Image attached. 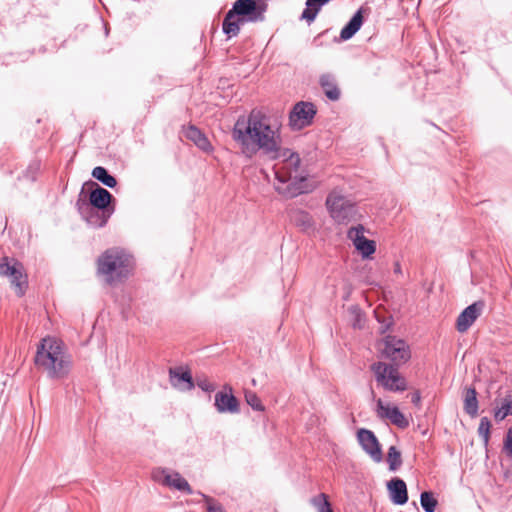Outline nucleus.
<instances>
[{
    "instance_id": "f257e3e1",
    "label": "nucleus",
    "mask_w": 512,
    "mask_h": 512,
    "mask_svg": "<svg viewBox=\"0 0 512 512\" xmlns=\"http://www.w3.org/2000/svg\"><path fill=\"white\" fill-rule=\"evenodd\" d=\"M231 137L246 158L251 159L261 152L269 160H280L273 170L278 183L285 186H275L278 193L293 198L309 192L307 174L300 171L299 154L281 147L279 129L273 128L261 111L253 109L248 116H239L231 130Z\"/></svg>"
},
{
    "instance_id": "f03ea898",
    "label": "nucleus",
    "mask_w": 512,
    "mask_h": 512,
    "mask_svg": "<svg viewBox=\"0 0 512 512\" xmlns=\"http://www.w3.org/2000/svg\"><path fill=\"white\" fill-rule=\"evenodd\" d=\"M34 363L52 380L66 378L72 367V359L64 343L50 336L43 338L37 345Z\"/></svg>"
},
{
    "instance_id": "7ed1b4c3",
    "label": "nucleus",
    "mask_w": 512,
    "mask_h": 512,
    "mask_svg": "<svg viewBox=\"0 0 512 512\" xmlns=\"http://www.w3.org/2000/svg\"><path fill=\"white\" fill-rule=\"evenodd\" d=\"M97 275L113 286L125 281L133 270V257L120 248H109L97 258Z\"/></svg>"
},
{
    "instance_id": "20e7f679",
    "label": "nucleus",
    "mask_w": 512,
    "mask_h": 512,
    "mask_svg": "<svg viewBox=\"0 0 512 512\" xmlns=\"http://www.w3.org/2000/svg\"><path fill=\"white\" fill-rule=\"evenodd\" d=\"M325 205L330 217L339 225L359 221L362 217L357 204L336 191L328 194Z\"/></svg>"
},
{
    "instance_id": "39448f33",
    "label": "nucleus",
    "mask_w": 512,
    "mask_h": 512,
    "mask_svg": "<svg viewBox=\"0 0 512 512\" xmlns=\"http://www.w3.org/2000/svg\"><path fill=\"white\" fill-rule=\"evenodd\" d=\"M371 371L378 385L385 391L404 392L408 388V383L399 372L398 366L379 361L371 365Z\"/></svg>"
},
{
    "instance_id": "423d86ee",
    "label": "nucleus",
    "mask_w": 512,
    "mask_h": 512,
    "mask_svg": "<svg viewBox=\"0 0 512 512\" xmlns=\"http://www.w3.org/2000/svg\"><path fill=\"white\" fill-rule=\"evenodd\" d=\"M0 276L9 277L18 296H23L28 286L27 275L21 262L9 257L0 258Z\"/></svg>"
},
{
    "instance_id": "0eeeda50",
    "label": "nucleus",
    "mask_w": 512,
    "mask_h": 512,
    "mask_svg": "<svg viewBox=\"0 0 512 512\" xmlns=\"http://www.w3.org/2000/svg\"><path fill=\"white\" fill-rule=\"evenodd\" d=\"M267 7L264 0H236L231 10L245 23H256L264 21Z\"/></svg>"
},
{
    "instance_id": "6e6552de",
    "label": "nucleus",
    "mask_w": 512,
    "mask_h": 512,
    "mask_svg": "<svg viewBox=\"0 0 512 512\" xmlns=\"http://www.w3.org/2000/svg\"><path fill=\"white\" fill-rule=\"evenodd\" d=\"M382 353L385 358L392 362L390 363L391 365L398 367L405 364L411 358L409 345L404 340L391 335L384 338Z\"/></svg>"
},
{
    "instance_id": "1a4fd4ad",
    "label": "nucleus",
    "mask_w": 512,
    "mask_h": 512,
    "mask_svg": "<svg viewBox=\"0 0 512 512\" xmlns=\"http://www.w3.org/2000/svg\"><path fill=\"white\" fill-rule=\"evenodd\" d=\"M82 195L83 190H81L79 198L76 201V208L81 217L93 228L104 227L114 213V210L106 211L90 206L86 204V198H82Z\"/></svg>"
},
{
    "instance_id": "9d476101",
    "label": "nucleus",
    "mask_w": 512,
    "mask_h": 512,
    "mask_svg": "<svg viewBox=\"0 0 512 512\" xmlns=\"http://www.w3.org/2000/svg\"><path fill=\"white\" fill-rule=\"evenodd\" d=\"M317 113L311 102L300 101L296 103L289 113V126L292 130H301L312 124Z\"/></svg>"
},
{
    "instance_id": "9b49d317",
    "label": "nucleus",
    "mask_w": 512,
    "mask_h": 512,
    "mask_svg": "<svg viewBox=\"0 0 512 512\" xmlns=\"http://www.w3.org/2000/svg\"><path fill=\"white\" fill-rule=\"evenodd\" d=\"M87 187L89 189L88 199H86V204L93 206L100 210H114V207L111 206V203L115 201L113 195L101 187L98 183L89 180L83 184L82 190Z\"/></svg>"
},
{
    "instance_id": "f8f14e48",
    "label": "nucleus",
    "mask_w": 512,
    "mask_h": 512,
    "mask_svg": "<svg viewBox=\"0 0 512 512\" xmlns=\"http://www.w3.org/2000/svg\"><path fill=\"white\" fill-rule=\"evenodd\" d=\"M365 228L362 224L351 227L347 231V238L352 241L355 249L361 254L363 259L370 258L376 251L374 240L366 238L363 233Z\"/></svg>"
},
{
    "instance_id": "ddd939ff",
    "label": "nucleus",
    "mask_w": 512,
    "mask_h": 512,
    "mask_svg": "<svg viewBox=\"0 0 512 512\" xmlns=\"http://www.w3.org/2000/svg\"><path fill=\"white\" fill-rule=\"evenodd\" d=\"M357 440L363 451L374 462L380 463L383 460L381 445L373 431L366 428L358 429Z\"/></svg>"
},
{
    "instance_id": "4468645a",
    "label": "nucleus",
    "mask_w": 512,
    "mask_h": 512,
    "mask_svg": "<svg viewBox=\"0 0 512 512\" xmlns=\"http://www.w3.org/2000/svg\"><path fill=\"white\" fill-rule=\"evenodd\" d=\"M214 405L219 413L237 414L240 412L238 399L233 395V389L225 384L223 389L215 394Z\"/></svg>"
},
{
    "instance_id": "2eb2a0df",
    "label": "nucleus",
    "mask_w": 512,
    "mask_h": 512,
    "mask_svg": "<svg viewBox=\"0 0 512 512\" xmlns=\"http://www.w3.org/2000/svg\"><path fill=\"white\" fill-rule=\"evenodd\" d=\"M484 307L485 303L482 300L476 301L467 306L457 317V331L460 333L466 332L481 315Z\"/></svg>"
},
{
    "instance_id": "dca6fc26",
    "label": "nucleus",
    "mask_w": 512,
    "mask_h": 512,
    "mask_svg": "<svg viewBox=\"0 0 512 512\" xmlns=\"http://www.w3.org/2000/svg\"><path fill=\"white\" fill-rule=\"evenodd\" d=\"M376 413L379 418L388 419L393 425L400 429L409 426V421L397 406L390 407L385 405L382 399H378Z\"/></svg>"
},
{
    "instance_id": "f3484780",
    "label": "nucleus",
    "mask_w": 512,
    "mask_h": 512,
    "mask_svg": "<svg viewBox=\"0 0 512 512\" xmlns=\"http://www.w3.org/2000/svg\"><path fill=\"white\" fill-rule=\"evenodd\" d=\"M169 380L170 384L180 391H190L195 387L191 372L183 371L182 367L170 368Z\"/></svg>"
},
{
    "instance_id": "a211bd4d",
    "label": "nucleus",
    "mask_w": 512,
    "mask_h": 512,
    "mask_svg": "<svg viewBox=\"0 0 512 512\" xmlns=\"http://www.w3.org/2000/svg\"><path fill=\"white\" fill-rule=\"evenodd\" d=\"M387 490L391 502L395 505H404L408 502V490L405 481L395 477L387 482Z\"/></svg>"
},
{
    "instance_id": "6ab92c4d",
    "label": "nucleus",
    "mask_w": 512,
    "mask_h": 512,
    "mask_svg": "<svg viewBox=\"0 0 512 512\" xmlns=\"http://www.w3.org/2000/svg\"><path fill=\"white\" fill-rule=\"evenodd\" d=\"M183 135L204 152H212L213 146L207 136L195 125L183 127Z\"/></svg>"
},
{
    "instance_id": "aec40b11",
    "label": "nucleus",
    "mask_w": 512,
    "mask_h": 512,
    "mask_svg": "<svg viewBox=\"0 0 512 512\" xmlns=\"http://www.w3.org/2000/svg\"><path fill=\"white\" fill-rule=\"evenodd\" d=\"M367 9L360 7L346 23V25L340 31V39L347 41L351 39L362 27L364 22V12Z\"/></svg>"
},
{
    "instance_id": "412c9836",
    "label": "nucleus",
    "mask_w": 512,
    "mask_h": 512,
    "mask_svg": "<svg viewBox=\"0 0 512 512\" xmlns=\"http://www.w3.org/2000/svg\"><path fill=\"white\" fill-rule=\"evenodd\" d=\"M287 214L289 221L303 232L308 231L314 225L312 216L303 209L290 208Z\"/></svg>"
},
{
    "instance_id": "4be33fe9",
    "label": "nucleus",
    "mask_w": 512,
    "mask_h": 512,
    "mask_svg": "<svg viewBox=\"0 0 512 512\" xmlns=\"http://www.w3.org/2000/svg\"><path fill=\"white\" fill-rule=\"evenodd\" d=\"M244 23L245 22L230 9L226 13L222 22L223 33L228 39L236 37L240 32L241 25Z\"/></svg>"
},
{
    "instance_id": "5701e85b",
    "label": "nucleus",
    "mask_w": 512,
    "mask_h": 512,
    "mask_svg": "<svg viewBox=\"0 0 512 512\" xmlns=\"http://www.w3.org/2000/svg\"><path fill=\"white\" fill-rule=\"evenodd\" d=\"M319 84L325 96L331 101H337L340 98V89L337 86L336 79L331 74L320 76Z\"/></svg>"
},
{
    "instance_id": "b1692460",
    "label": "nucleus",
    "mask_w": 512,
    "mask_h": 512,
    "mask_svg": "<svg viewBox=\"0 0 512 512\" xmlns=\"http://www.w3.org/2000/svg\"><path fill=\"white\" fill-rule=\"evenodd\" d=\"M330 1L331 0H306V7L300 16V20H305L308 24H311L316 19L321 8Z\"/></svg>"
},
{
    "instance_id": "393cba45",
    "label": "nucleus",
    "mask_w": 512,
    "mask_h": 512,
    "mask_svg": "<svg viewBox=\"0 0 512 512\" xmlns=\"http://www.w3.org/2000/svg\"><path fill=\"white\" fill-rule=\"evenodd\" d=\"M463 409L466 414L471 418H475L478 415L479 402L477 399V391L474 387H468L465 389Z\"/></svg>"
},
{
    "instance_id": "a878e982",
    "label": "nucleus",
    "mask_w": 512,
    "mask_h": 512,
    "mask_svg": "<svg viewBox=\"0 0 512 512\" xmlns=\"http://www.w3.org/2000/svg\"><path fill=\"white\" fill-rule=\"evenodd\" d=\"M164 482L167 486L173 487L178 491L185 492L188 495L193 494V489L191 488L188 481L185 478H183L178 472H175L172 475L167 474L165 476Z\"/></svg>"
},
{
    "instance_id": "bb28decb",
    "label": "nucleus",
    "mask_w": 512,
    "mask_h": 512,
    "mask_svg": "<svg viewBox=\"0 0 512 512\" xmlns=\"http://www.w3.org/2000/svg\"><path fill=\"white\" fill-rule=\"evenodd\" d=\"M92 177L101 182L104 186L114 188L117 185L116 178L102 166H97L92 170Z\"/></svg>"
},
{
    "instance_id": "cd10ccee",
    "label": "nucleus",
    "mask_w": 512,
    "mask_h": 512,
    "mask_svg": "<svg viewBox=\"0 0 512 512\" xmlns=\"http://www.w3.org/2000/svg\"><path fill=\"white\" fill-rule=\"evenodd\" d=\"M512 415V394H507L502 398L500 406L494 410V418L496 421H502L506 417Z\"/></svg>"
},
{
    "instance_id": "c85d7f7f",
    "label": "nucleus",
    "mask_w": 512,
    "mask_h": 512,
    "mask_svg": "<svg viewBox=\"0 0 512 512\" xmlns=\"http://www.w3.org/2000/svg\"><path fill=\"white\" fill-rule=\"evenodd\" d=\"M387 462L389 470L394 472L398 470L402 465L401 452L395 446H390L387 453Z\"/></svg>"
},
{
    "instance_id": "c756f323",
    "label": "nucleus",
    "mask_w": 512,
    "mask_h": 512,
    "mask_svg": "<svg viewBox=\"0 0 512 512\" xmlns=\"http://www.w3.org/2000/svg\"><path fill=\"white\" fill-rule=\"evenodd\" d=\"M420 504L425 512H435L438 501L431 491H423L420 494Z\"/></svg>"
},
{
    "instance_id": "7c9ffc66",
    "label": "nucleus",
    "mask_w": 512,
    "mask_h": 512,
    "mask_svg": "<svg viewBox=\"0 0 512 512\" xmlns=\"http://www.w3.org/2000/svg\"><path fill=\"white\" fill-rule=\"evenodd\" d=\"M490 428H491V422L488 419V417H482L480 419V423L478 426V435L481 437L485 448H487L489 445Z\"/></svg>"
},
{
    "instance_id": "2f4dec72",
    "label": "nucleus",
    "mask_w": 512,
    "mask_h": 512,
    "mask_svg": "<svg viewBox=\"0 0 512 512\" xmlns=\"http://www.w3.org/2000/svg\"><path fill=\"white\" fill-rule=\"evenodd\" d=\"M312 503L318 512H333L327 496L324 493L312 499Z\"/></svg>"
},
{
    "instance_id": "473e14b6",
    "label": "nucleus",
    "mask_w": 512,
    "mask_h": 512,
    "mask_svg": "<svg viewBox=\"0 0 512 512\" xmlns=\"http://www.w3.org/2000/svg\"><path fill=\"white\" fill-rule=\"evenodd\" d=\"M40 169L41 162L39 160H33L29 163L28 167L24 171L23 177L30 181H35Z\"/></svg>"
},
{
    "instance_id": "72a5a7b5",
    "label": "nucleus",
    "mask_w": 512,
    "mask_h": 512,
    "mask_svg": "<svg viewBox=\"0 0 512 512\" xmlns=\"http://www.w3.org/2000/svg\"><path fill=\"white\" fill-rule=\"evenodd\" d=\"M245 399L247 404L255 411H264V405L262 404L260 398L254 392H246Z\"/></svg>"
},
{
    "instance_id": "f704fd0d",
    "label": "nucleus",
    "mask_w": 512,
    "mask_h": 512,
    "mask_svg": "<svg viewBox=\"0 0 512 512\" xmlns=\"http://www.w3.org/2000/svg\"><path fill=\"white\" fill-rule=\"evenodd\" d=\"M198 493L203 497V499L206 502L207 512H225L222 505L220 503H218L217 501H215L213 498H211L201 492H198Z\"/></svg>"
},
{
    "instance_id": "c9c22d12",
    "label": "nucleus",
    "mask_w": 512,
    "mask_h": 512,
    "mask_svg": "<svg viewBox=\"0 0 512 512\" xmlns=\"http://www.w3.org/2000/svg\"><path fill=\"white\" fill-rule=\"evenodd\" d=\"M502 451L512 460V427L508 428L505 434Z\"/></svg>"
},
{
    "instance_id": "e433bc0d",
    "label": "nucleus",
    "mask_w": 512,
    "mask_h": 512,
    "mask_svg": "<svg viewBox=\"0 0 512 512\" xmlns=\"http://www.w3.org/2000/svg\"><path fill=\"white\" fill-rule=\"evenodd\" d=\"M196 385L204 392H213L215 390V385L206 377H197Z\"/></svg>"
},
{
    "instance_id": "4c0bfd02",
    "label": "nucleus",
    "mask_w": 512,
    "mask_h": 512,
    "mask_svg": "<svg viewBox=\"0 0 512 512\" xmlns=\"http://www.w3.org/2000/svg\"><path fill=\"white\" fill-rule=\"evenodd\" d=\"M410 398H411V403L417 407V408H420L421 406V394L420 392L417 390L413 393L410 394Z\"/></svg>"
},
{
    "instance_id": "58836bf2",
    "label": "nucleus",
    "mask_w": 512,
    "mask_h": 512,
    "mask_svg": "<svg viewBox=\"0 0 512 512\" xmlns=\"http://www.w3.org/2000/svg\"><path fill=\"white\" fill-rule=\"evenodd\" d=\"M394 272H395V273H400V272H401V267H400V264H399V263H396V264H395Z\"/></svg>"
},
{
    "instance_id": "ea45409f",
    "label": "nucleus",
    "mask_w": 512,
    "mask_h": 512,
    "mask_svg": "<svg viewBox=\"0 0 512 512\" xmlns=\"http://www.w3.org/2000/svg\"><path fill=\"white\" fill-rule=\"evenodd\" d=\"M359 317H360V314L358 313L357 318H356V321H355V322H354V324H353V327H357V326H358V325H357V322L359 321Z\"/></svg>"
},
{
    "instance_id": "a19ab883",
    "label": "nucleus",
    "mask_w": 512,
    "mask_h": 512,
    "mask_svg": "<svg viewBox=\"0 0 512 512\" xmlns=\"http://www.w3.org/2000/svg\"><path fill=\"white\" fill-rule=\"evenodd\" d=\"M390 325H391V323H388V324L385 326V328L383 329V332H384V331H386V330L389 328V326H390Z\"/></svg>"
},
{
    "instance_id": "79ce46f5",
    "label": "nucleus",
    "mask_w": 512,
    "mask_h": 512,
    "mask_svg": "<svg viewBox=\"0 0 512 512\" xmlns=\"http://www.w3.org/2000/svg\"><path fill=\"white\" fill-rule=\"evenodd\" d=\"M353 310L354 311H359L358 307H356V306L353 307Z\"/></svg>"
}]
</instances>
